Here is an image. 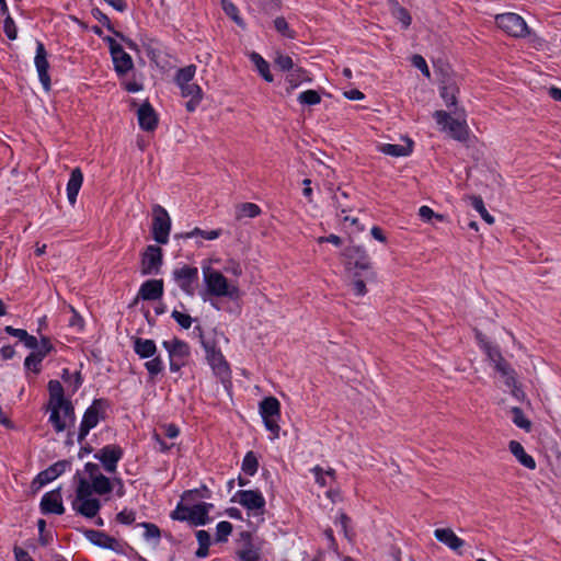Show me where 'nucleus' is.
<instances>
[{
  "mask_svg": "<svg viewBox=\"0 0 561 561\" xmlns=\"http://www.w3.org/2000/svg\"><path fill=\"white\" fill-rule=\"evenodd\" d=\"M342 263L350 286L356 297L367 294L366 282L374 280L376 273L366 249L358 244H350L341 253Z\"/></svg>",
  "mask_w": 561,
  "mask_h": 561,
  "instance_id": "obj_1",
  "label": "nucleus"
},
{
  "mask_svg": "<svg viewBox=\"0 0 561 561\" xmlns=\"http://www.w3.org/2000/svg\"><path fill=\"white\" fill-rule=\"evenodd\" d=\"M113 490V483L103 474H98L91 481L79 478L76 497L72 501V508L80 515L92 518L101 508V503L93 497V493L104 495Z\"/></svg>",
  "mask_w": 561,
  "mask_h": 561,
  "instance_id": "obj_2",
  "label": "nucleus"
},
{
  "mask_svg": "<svg viewBox=\"0 0 561 561\" xmlns=\"http://www.w3.org/2000/svg\"><path fill=\"white\" fill-rule=\"evenodd\" d=\"M203 280L205 290L201 293L204 301H207V296L225 297L229 299H237L240 297V289L237 284L228 280V278L219 271L210 266H203Z\"/></svg>",
  "mask_w": 561,
  "mask_h": 561,
  "instance_id": "obj_3",
  "label": "nucleus"
},
{
  "mask_svg": "<svg viewBox=\"0 0 561 561\" xmlns=\"http://www.w3.org/2000/svg\"><path fill=\"white\" fill-rule=\"evenodd\" d=\"M440 129L446 131L453 139L466 142L469 138V128L465 118H454L445 111H436L433 114Z\"/></svg>",
  "mask_w": 561,
  "mask_h": 561,
  "instance_id": "obj_4",
  "label": "nucleus"
},
{
  "mask_svg": "<svg viewBox=\"0 0 561 561\" xmlns=\"http://www.w3.org/2000/svg\"><path fill=\"white\" fill-rule=\"evenodd\" d=\"M260 414L264 421L267 431L273 434V438L279 436V417H280V403L274 397H267L260 403Z\"/></svg>",
  "mask_w": 561,
  "mask_h": 561,
  "instance_id": "obj_5",
  "label": "nucleus"
},
{
  "mask_svg": "<svg viewBox=\"0 0 561 561\" xmlns=\"http://www.w3.org/2000/svg\"><path fill=\"white\" fill-rule=\"evenodd\" d=\"M49 422L53 424L56 432H64L75 425V408L69 400L62 401L60 405L54 404L49 407Z\"/></svg>",
  "mask_w": 561,
  "mask_h": 561,
  "instance_id": "obj_6",
  "label": "nucleus"
},
{
  "mask_svg": "<svg viewBox=\"0 0 561 561\" xmlns=\"http://www.w3.org/2000/svg\"><path fill=\"white\" fill-rule=\"evenodd\" d=\"M106 402L103 400H94L93 403L84 412L78 433V442L82 443L90 430L95 427L100 420L104 419Z\"/></svg>",
  "mask_w": 561,
  "mask_h": 561,
  "instance_id": "obj_7",
  "label": "nucleus"
},
{
  "mask_svg": "<svg viewBox=\"0 0 561 561\" xmlns=\"http://www.w3.org/2000/svg\"><path fill=\"white\" fill-rule=\"evenodd\" d=\"M152 237L158 243L165 244L169 241V234L171 230L170 216L168 211L160 205H154L152 208Z\"/></svg>",
  "mask_w": 561,
  "mask_h": 561,
  "instance_id": "obj_8",
  "label": "nucleus"
},
{
  "mask_svg": "<svg viewBox=\"0 0 561 561\" xmlns=\"http://www.w3.org/2000/svg\"><path fill=\"white\" fill-rule=\"evenodd\" d=\"M497 26L514 37H525L529 34L528 26L524 19L516 13H503L495 18Z\"/></svg>",
  "mask_w": 561,
  "mask_h": 561,
  "instance_id": "obj_9",
  "label": "nucleus"
},
{
  "mask_svg": "<svg viewBox=\"0 0 561 561\" xmlns=\"http://www.w3.org/2000/svg\"><path fill=\"white\" fill-rule=\"evenodd\" d=\"M240 505L249 511V515L260 517L265 511V499L257 490H240L236 493Z\"/></svg>",
  "mask_w": 561,
  "mask_h": 561,
  "instance_id": "obj_10",
  "label": "nucleus"
},
{
  "mask_svg": "<svg viewBox=\"0 0 561 561\" xmlns=\"http://www.w3.org/2000/svg\"><path fill=\"white\" fill-rule=\"evenodd\" d=\"M178 286L188 296L194 295V284L198 279L197 267L184 265L175 268L172 273Z\"/></svg>",
  "mask_w": 561,
  "mask_h": 561,
  "instance_id": "obj_11",
  "label": "nucleus"
},
{
  "mask_svg": "<svg viewBox=\"0 0 561 561\" xmlns=\"http://www.w3.org/2000/svg\"><path fill=\"white\" fill-rule=\"evenodd\" d=\"M162 264V250L157 245H148L141 259V273L144 275L157 274Z\"/></svg>",
  "mask_w": 561,
  "mask_h": 561,
  "instance_id": "obj_12",
  "label": "nucleus"
},
{
  "mask_svg": "<svg viewBox=\"0 0 561 561\" xmlns=\"http://www.w3.org/2000/svg\"><path fill=\"white\" fill-rule=\"evenodd\" d=\"M34 64L36 70L38 72L39 81L45 89V91H49L50 89V77L48 75L49 64L47 60V51L42 42L36 43V55L34 59Z\"/></svg>",
  "mask_w": 561,
  "mask_h": 561,
  "instance_id": "obj_13",
  "label": "nucleus"
},
{
  "mask_svg": "<svg viewBox=\"0 0 561 561\" xmlns=\"http://www.w3.org/2000/svg\"><path fill=\"white\" fill-rule=\"evenodd\" d=\"M68 466H69V462L66 460L58 461V462L51 465L49 468L45 469L44 471H42L37 474V477L32 482V488L35 491L39 490L45 484L55 480L57 477H59L61 473H64Z\"/></svg>",
  "mask_w": 561,
  "mask_h": 561,
  "instance_id": "obj_14",
  "label": "nucleus"
},
{
  "mask_svg": "<svg viewBox=\"0 0 561 561\" xmlns=\"http://www.w3.org/2000/svg\"><path fill=\"white\" fill-rule=\"evenodd\" d=\"M122 455V449L118 446L107 445L95 454L94 457L103 463L107 472L113 473Z\"/></svg>",
  "mask_w": 561,
  "mask_h": 561,
  "instance_id": "obj_15",
  "label": "nucleus"
},
{
  "mask_svg": "<svg viewBox=\"0 0 561 561\" xmlns=\"http://www.w3.org/2000/svg\"><path fill=\"white\" fill-rule=\"evenodd\" d=\"M202 345L206 353V359L216 374H224L228 371V364L225 360L221 352L215 347L210 342L202 337Z\"/></svg>",
  "mask_w": 561,
  "mask_h": 561,
  "instance_id": "obj_16",
  "label": "nucleus"
},
{
  "mask_svg": "<svg viewBox=\"0 0 561 561\" xmlns=\"http://www.w3.org/2000/svg\"><path fill=\"white\" fill-rule=\"evenodd\" d=\"M260 549L249 533H242L238 557L240 561H260Z\"/></svg>",
  "mask_w": 561,
  "mask_h": 561,
  "instance_id": "obj_17",
  "label": "nucleus"
},
{
  "mask_svg": "<svg viewBox=\"0 0 561 561\" xmlns=\"http://www.w3.org/2000/svg\"><path fill=\"white\" fill-rule=\"evenodd\" d=\"M41 510L44 514L61 515L65 512L59 489L47 492L41 501Z\"/></svg>",
  "mask_w": 561,
  "mask_h": 561,
  "instance_id": "obj_18",
  "label": "nucleus"
},
{
  "mask_svg": "<svg viewBox=\"0 0 561 561\" xmlns=\"http://www.w3.org/2000/svg\"><path fill=\"white\" fill-rule=\"evenodd\" d=\"M138 123L141 129L152 131L158 125V116L153 107L148 103H144L137 111Z\"/></svg>",
  "mask_w": 561,
  "mask_h": 561,
  "instance_id": "obj_19",
  "label": "nucleus"
},
{
  "mask_svg": "<svg viewBox=\"0 0 561 561\" xmlns=\"http://www.w3.org/2000/svg\"><path fill=\"white\" fill-rule=\"evenodd\" d=\"M162 295H163V280L162 279L146 280L139 289V296L144 300H157Z\"/></svg>",
  "mask_w": 561,
  "mask_h": 561,
  "instance_id": "obj_20",
  "label": "nucleus"
},
{
  "mask_svg": "<svg viewBox=\"0 0 561 561\" xmlns=\"http://www.w3.org/2000/svg\"><path fill=\"white\" fill-rule=\"evenodd\" d=\"M435 538L446 545L453 551H458L465 541L460 539L450 528H438L434 531Z\"/></svg>",
  "mask_w": 561,
  "mask_h": 561,
  "instance_id": "obj_21",
  "label": "nucleus"
},
{
  "mask_svg": "<svg viewBox=\"0 0 561 561\" xmlns=\"http://www.w3.org/2000/svg\"><path fill=\"white\" fill-rule=\"evenodd\" d=\"M115 71L123 76L133 69L134 62L131 57L122 48H114V53L111 54Z\"/></svg>",
  "mask_w": 561,
  "mask_h": 561,
  "instance_id": "obj_22",
  "label": "nucleus"
},
{
  "mask_svg": "<svg viewBox=\"0 0 561 561\" xmlns=\"http://www.w3.org/2000/svg\"><path fill=\"white\" fill-rule=\"evenodd\" d=\"M213 507V504L209 503H198L190 507L188 522L195 526L205 525L208 520L209 510Z\"/></svg>",
  "mask_w": 561,
  "mask_h": 561,
  "instance_id": "obj_23",
  "label": "nucleus"
},
{
  "mask_svg": "<svg viewBox=\"0 0 561 561\" xmlns=\"http://www.w3.org/2000/svg\"><path fill=\"white\" fill-rule=\"evenodd\" d=\"M162 345L168 351L169 357L184 360L190 355V346L182 340L164 341Z\"/></svg>",
  "mask_w": 561,
  "mask_h": 561,
  "instance_id": "obj_24",
  "label": "nucleus"
},
{
  "mask_svg": "<svg viewBox=\"0 0 561 561\" xmlns=\"http://www.w3.org/2000/svg\"><path fill=\"white\" fill-rule=\"evenodd\" d=\"M84 536L87 539H89L92 543L114 550L117 546V541L115 538L106 535L105 533L88 529L84 531Z\"/></svg>",
  "mask_w": 561,
  "mask_h": 561,
  "instance_id": "obj_25",
  "label": "nucleus"
},
{
  "mask_svg": "<svg viewBox=\"0 0 561 561\" xmlns=\"http://www.w3.org/2000/svg\"><path fill=\"white\" fill-rule=\"evenodd\" d=\"M83 182V174L79 168L72 170L67 184V197L71 205L76 204L78 193Z\"/></svg>",
  "mask_w": 561,
  "mask_h": 561,
  "instance_id": "obj_26",
  "label": "nucleus"
},
{
  "mask_svg": "<svg viewBox=\"0 0 561 561\" xmlns=\"http://www.w3.org/2000/svg\"><path fill=\"white\" fill-rule=\"evenodd\" d=\"M134 351L140 358H150L156 354L157 346L152 340L136 337L134 340Z\"/></svg>",
  "mask_w": 561,
  "mask_h": 561,
  "instance_id": "obj_27",
  "label": "nucleus"
},
{
  "mask_svg": "<svg viewBox=\"0 0 561 561\" xmlns=\"http://www.w3.org/2000/svg\"><path fill=\"white\" fill-rule=\"evenodd\" d=\"M510 450L524 467L531 470L536 468L535 459L525 451L520 443L516 440H511Z\"/></svg>",
  "mask_w": 561,
  "mask_h": 561,
  "instance_id": "obj_28",
  "label": "nucleus"
},
{
  "mask_svg": "<svg viewBox=\"0 0 561 561\" xmlns=\"http://www.w3.org/2000/svg\"><path fill=\"white\" fill-rule=\"evenodd\" d=\"M379 151L385 154L392 157H405L412 152V142H408L407 146L383 144L378 147Z\"/></svg>",
  "mask_w": 561,
  "mask_h": 561,
  "instance_id": "obj_29",
  "label": "nucleus"
},
{
  "mask_svg": "<svg viewBox=\"0 0 561 561\" xmlns=\"http://www.w3.org/2000/svg\"><path fill=\"white\" fill-rule=\"evenodd\" d=\"M261 214V208L254 203H242L236 207V219L255 218Z\"/></svg>",
  "mask_w": 561,
  "mask_h": 561,
  "instance_id": "obj_30",
  "label": "nucleus"
},
{
  "mask_svg": "<svg viewBox=\"0 0 561 561\" xmlns=\"http://www.w3.org/2000/svg\"><path fill=\"white\" fill-rule=\"evenodd\" d=\"M457 94L458 88L454 82H445L440 87V96L448 107L457 105Z\"/></svg>",
  "mask_w": 561,
  "mask_h": 561,
  "instance_id": "obj_31",
  "label": "nucleus"
},
{
  "mask_svg": "<svg viewBox=\"0 0 561 561\" xmlns=\"http://www.w3.org/2000/svg\"><path fill=\"white\" fill-rule=\"evenodd\" d=\"M250 59L254 64L257 72L263 77V79L267 82H272L273 76L270 71V65L267 64V61H265L264 58L257 53H252L250 55Z\"/></svg>",
  "mask_w": 561,
  "mask_h": 561,
  "instance_id": "obj_32",
  "label": "nucleus"
},
{
  "mask_svg": "<svg viewBox=\"0 0 561 561\" xmlns=\"http://www.w3.org/2000/svg\"><path fill=\"white\" fill-rule=\"evenodd\" d=\"M49 390V407L57 404L60 405L65 401L64 388L58 380H50L48 382Z\"/></svg>",
  "mask_w": 561,
  "mask_h": 561,
  "instance_id": "obj_33",
  "label": "nucleus"
},
{
  "mask_svg": "<svg viewBox=\"0 0 561 561\" xmlns=\"http://www.w3.org/2000/svg\"><path fill=\"white\" fill-rule=\"evenodd\" d=\"M494 368L502 375L508 387L515 383L514 370L504 358L495 363Z\"/></svg>",
  "mask_w": 561,
  "mask_h": 561,
  "instance_id": "obj_34",
  "label": "nucleus"
},
{
  "mask_svg": "<svg viewBox=\"0 0 561 561\" xmlns=\"http://www.w3.org/2000/svg\"><path fill=\"white\" fill-rule=\"evenodd\" d=\"M92 14H93V16H94L98 21H100L102 24H104V25H105V26H106L111 32H113L117 37L122 38V39H123V41H124V42H125V43H126L130 48H134V47H135V44H134L131 41H129V39L125 38V37L123 36V34H122V33L116 32V31H114V30H113V27H112V25H111V22H110V19H108V18H107V15H106V14H104L100 9H98V8L93 9V10H92Z\"/></svg>",
  "mask_w": 561,
  "mask_h": 561,
  "instance_id": "obj_35",
  "label": "nucleus"
},
{
  "mask_svg": "<svg viewBox=\"0 0 561 561\" xmlns=\"http://www.w3.org/2000/svg\"><path fill=\"white\" fill-rule=\"evenodd\" d=\"M196 72V67L194 65L186 66L176 71L175 82L179 87L191 83Z\"/></svg>",
  "mask_w": 561,
  "mask_h": 561,
  "instance_id": "obj_36",
  "label": "nucleus"
},
{
  "mask_svg": "<svg viewBox=\"0 0 561 561\" xmlns=\"http://www.w3.org/2000/svg\"><path fill=\"white\" fill-rule=\"evenodd\" d=\"M470 201L472 207L480 214L482 219L489 225H492L494 222V217L488 213L482 198L480 196H471Z\"/></svg>",
  "mask_w": 561,
  "mask_h": 561,
  "instance_id": "obj_37",
  "label": "nucleus"
},
{
  "mask_svg": "<svg viewBox=\"0 0 561 561\" xmlns=\"http://www.w3.org/2000/svg\"><path fill=\"white\" fill-rule=\"evenodd\" d=\"M259 468V461L253 451H248L242 461V470L249 474L254 476Z\"/></svg>",
  "mask_w": 561,
  "mask_h": 561,
  "instance_id": "obj_38",
  "label": "nucleus"
},
{
  "mask_svg": "<svg viewBox=\"0 0 561 561\" xmlns=\"http://www.w3.org/2000/svg\"><path fill=\"white\" fill-rule=\"evenodd\" d=\"M392 15L398 19L404 27H409L411 24V16L409 12L399 5L397 1H392V8H391Z\"/></svg>",
  "mask_w": 561,
  "mask_h": 561,
  "instance_id": "obj_39",
  "label": "nucleus"
},
{
  "mask_svg": "<svg viewBox=\"0 0 561 561\" xmlns=\"http://www.w3.org/2000/svg\"><path fill=\"white\" fill-rule=\"evenodd\" d=\"M512 420L514 424L525 431H529L531 427L530 421L524 415L522 409L515 407L511 410Z\"/></svg>",
  "mask_w": 561,
  "mask_h": 561,
  "instance_id": "obj_40",
  "label": "nucleus"
},
{
  "mask_svg": "<svg viewBox=\"0 0 561 561\" xmlns=\"http://www.w3.org/2000/svg\"><path fill=\"white\" fill-rule=\"evenodd\" d=\"M43 358L44 357H42L37 353L32 352L25 358V362H24V366H25L26 370H31V371H33L35 374L39 373V370H41V363H42Z\"/></svg>",
  "mask_w": 561,
  "mask_h": 561,
  "instance_id": "obj_41",
  "label": "nucleus"
},
{
  "mask_svg": "<svg viewBox=\"0 0 561 561\" xmlns=\"http://www.w3.org/2000/svg\"><path fill=\"white\" fill-rule=\"evenodd\" d=\"M145 367L149 373L150 377L153 378L163 370L164 365L162 359L159 356H156L152 359L146 362Z\"/></svg>",
  "mask_w": 561,
  "mask_h": 561,
  "instance_id": "obj_42",
  "label": "nucleus"
},
{
  "mask_svg": "<svg viewBox=\"0 0 561 561\" xmlns=\"http://www.w3.org/2000/svg\"><path fill=\"white\" fill-rule=\"evenodd\" d=\"M222 10L230 16L238 25H242L243 21L239 16L238 8L230 0H221Z\"/></svg>",
  "mask_w": 561,
  "mask_h": 561,
  "instance_id": "obj_43",
  "label": "nucleus"
},
{
  "mask_svg": "<svg viewBox=\"0 0 561 561\" xmlns=\"http://www.w3.org/2000/svg\"><path fill=\"white\" fill-rule=\"evenodd\" d=\"M221 234L220 229L205 231L199 228H195L194 230L184 234L185 238H193L195 236H202L206 240H215Z\"/></svg>",
  "mask_w": 561,
  "mask_h": 561,
  "instance_id": "obj_44",
  "label": "nucleus"
},
{
  "mask_svg": "<svg viewBox=\"0 0 561 561\" xmlns=\"http://www.w3.org/2000/svg\"><path fill=\"white\" fill-rule=\"evenodd\" d=\"M181 93L184 98H202L203 92L199 85L196 83H186L180 87Z\"/></svg>",
  "mask_w": 561,
  "mask_h": 561,
  "instance_id": "obj_45",
  "label": "nucleus"
},
{
  "mask_svg": "<svg viewBox=\"0 0 561 561\" xmlns=\"http://www.w3.org/2000/svg\"><path fill=\"white\" fill-rule=\"evenodd\" d=\"M274 62L282 71H291L294 69V61L291 57L277 53Z\"/></svg>",
  "mask_w": 561,
  "mask_h": 561,
  "instance_id": "obj_46",
  "label": "nucleus"
},
{
  "mask_svg": "<svg viewBox=\"0 0 561 561\" xmlns=\"http://www.w3.org/2000/svg\"><path fill=\"white\" fill-rule=\"evenodd\" d=\"M298 100L302 104L314 105L320 103L321 98L314 90H307L299 94Z\"/></svg>",
  "mask_w": 561,
  "mask_h": 561,
  "instance_id": "obj_47",
  "label": "nucleus"
},
{
  "mask_svg": "<svg viewBox=\"0 0 561 561\" xmlns=\"http://www.w3.org/2000/svg\"><path fill=\"white\" fill-rule=\"evenodd\" d=\"M306 78H307L306 72L301 68L296 67L287 76V81L290 84V88L295 89L298 87L300 81L305 80Z\"/></svg>",
  "mask_w": 561,
  "mask_h": 561,
  "instance_id": "obj_48",
  "label": "nucleus"
},
{
  "mask_svg": "<svg viewBox=\"0 0 561 561\" xmlns=\"http://www.w3.org/2000/svg\"><path fill=\"white\" fill-rule=\"evenodd\" d=\"M232 531V525L229 522H220L216 529L217 541H225Z\"/></svg>",
  "mask_w": 561,
  "mask_h": 561,
  "instance_id": "obj_49",
  "label": "nucleus"
},
{
  "mask_svg": "<svg viewBox=\"0 0 561 561\" xmlns=\"http://www.w3.org/2000/svg\"><path fill=\"white\" fill-rule=\"evenodd\" d=\"M274 26L277 30V32H279L282 35H284L288 38L295 37L294 32L290 31L288 23L284 18H282V16L276 18L274 21Z\"/></svg>",
  "mask_w": 561,
  "mask_h": 561,
  "instance_id": "obj_50",
  "label": "nucleus"
},
{
  "mask_svg": "<svg viewBox=\"0 0 561 561\" xmlns=\"http://www.w3.org/2000/svg\"><path fill=\"white\" fill-rule=\"evenodd\" d=\"M172 318L179 323L183 329H190L193 322V319L190 314L180 312L178 310L172 311Z\"/></svg>",
  "mask_w": 561,
  "mask_h": 561,
  "instance_id": "obj_51",
  "label": "nucleus"
},
{
  "mask_svg": "<svg viewBox=\"0 0 561 561\" xmlns=\"http://www.w3.org/2000/svg\"><path fill=\"white\" fill-rule=\"evenodd\" d=\"M224 272L236 277L241 276L243 273L240 263L234 260L227 261L226 265L224 266Z\"/></svg>",
  "mask_w": 561,
  "mask_h": 561,
  "instance_id": "obj_52",
  "label": "nucleus"
},
{
  "mask_svg": "<svg viewBox=\"0 0 561 561\" xmlns=\"http://www.w3.org/2000/svg\"><path fill=\"white\" fill-rule=\"evenodd\" d=\"M3 31L10 39L16 38V35H18L16 26H15L13 19L10 15H7V18L4 20Z\"/></svg>",
  "mask_w": 561,
  "mask_h": 561,
  "instance_id": "obj_53",
  "label": "nucleus"
},
{
  "mask_svg": "<svg viewBox=\"0 0 561 561\" xmlns=\"http://www.w3.org/2000/svg\"><path fill=\"white\" fill-rule=\"evenodd\" d=\"M411 61H412V65L415 68L420 69L425 77L430 78V76H431L430 69L427 67L425 59L421 55H414L412 57Z\"/></svg>",
  "mask_w": 561,
  "mask_h": 561,
  "instance_id": "obj_54",
  "label": "nucleus"
},
{
  "mask_svg": "<svg viewBox=\"0 0 561 561\" xmlns=\"http://www.w3.org/2000/svg\"><path fill=\"white\" fill-rule=\"evenodd\" d=\"M53 350V345L48 337L41 336V341L38 342L37 348H35V353L45 357Z\"/></svg>",
  "mask_w": 561,
  "mask_h": 561,
  "instance_id": "obj_55",
  "label": "nucleus"
},
{
  "mask_svg": "<svg viewBox=\"0 0 561 561\" xmlns=\"http://www.w3.org/2000/svg\"><path fill=\"white\" fill-rule=\"evenodd\" d=\"M190 507L182 504H179L175 511L172 512L171 516L173 519L178 520H186L188 522L187 515H190Z\"/></svg>",
  "mask_w": 561,
  "mask_h": 561,
  "instance_id": "obj_56",
  "label": "nucleus"
},
{
  "mask_svg": "<svg viewBox=\"0 0 561 561\" xmlns=\"http://www.w3.org/2000/svg\"><path fill=\"white\" fill-rule=\"evenodd\" d=\"M419 215L420 217L425 220V221H428L431 220L432 218H436L438 220H443V216L442 215H438V214H435L433 211V209L428 206H422L420 209H419Z\"/></svg>",
  "mask_w": 561,
  "mask_h": 561,
  "instance_id": "obj_57",
  "label": "nucleus"
},
{
  "mask_svg": "<svg viewBox=\"0 0 561 561\" xmlns=\"http://www.w3.org/2000/svg\"><path fill=\"white\" fill-rule=\"evenodd\" d=\"M484 350L486 352V355L489 359L495 364L499 360L503 359V356L501 355L500 351L496 347L491 346L489 343H484Z\"/></svg>",
  "mask_w": 561,
  "mask_h": 561,
  "instance_id": "obj_58",
  "label": "nucleus"
},
{
  "mask_svg": "<svg viewBox=\"0 0 561 561\" xmlns=\"http://www.w3.org/2000/svg\"><path fill=\"white\" fill-rule=\"evenodd\" d=\"M69 310L72 313V317L69 320V325L72 328H77L78 330H82L83 329L82 317L77 312V310L72 306H69Z\"/></svg>",
  "mask_w": 561,
  "mask_h": 561,
  "instance_id": "obj_59",
  "label": "nucleus"
},
{
  "mask_svg": "<svg viewBox=\"0 0 561 561\" xmlns=\"http://www.w3.org/2000/svg\"><path fill=\"white\" fill-rule=\"evenodd\" d=\"M314 473L316 482L320 486H325L328 484V477L324 474V470L320 466H316L311 469Z\"/></svg>",
  "mask_w": 561,
  "mask_h": 561,
  "instance_id": "obj_60",
  "label": "nucleus"
},
{
  "mask_svg": "<svg viewBox=\"0 0 561 561\" xmlns=\"http://www.w3.org/2000/svg\"><path fill=\"white\" fill-rule=\"evenodd\" d=\"M144 527L146 529L145 537L146 539H159L160 537V529L150 523H145Z\"/></svg>",
  "mask_w": 561,
  "mask_h": 561,
  "instance_id": "obj_61",
  "label": "nucleus"
},
{
  "mask_svg": "<svg viewBox=\"0 0 561 561\" xmlns=\"http://www.w3.org/2000/svg\"><path fill=\"white\" fill-rule=\"evenodd\" d=\"M116 518L119 523L129 525L135 520V513L133 511L124 510L117 514Z\"/></svg>",
  "mask_w": 561,
  "mask_h": 561,
  "instance_id": "obj_62",
  "label": "nucleus"
},
{
  "mask_svg": "<svg viewBox=\"0 0 561 561\" xmlns=\"http://www.w3.org/2000/svg\"><path fill=\"white\" fill-rule=\"evenodd\" d=\"M259 2L261 4L262 9L266 12H274L280 5L279 0H259Z\"/></svg>",
  "mask_w": 561,
  "mask_h": 561,
  "instance_id": "obj_63",
  "label": "nucleus"
},
{
  "mask_svg": "<svg viewBox=\"0 0 561 561\" xmlns=\"http://www.w3.org/2000/svg\"><path fill=\"white\" fill-rule=\"evenodd\" d=\"M14 557L16 561H33L28 552L20 547H14Z\"/></svg>",
  "mask_w": 561,
  "mask_h": 561,
  "instance_id": "obj_64",
  "label": "nucleus"
}]
</instances>
